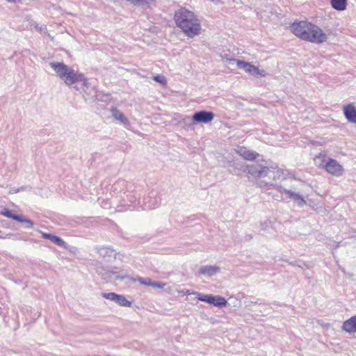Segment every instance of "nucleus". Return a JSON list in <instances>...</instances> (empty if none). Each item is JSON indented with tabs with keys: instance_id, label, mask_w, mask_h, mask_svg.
<instances>
[{
	"instance_id": "nucleus-1",
	"label": "nucleus",
	"mask_w": 356,
	"mask_h": 356,
	"mask_svg": "<svg viewBox=\"0 0 356 356\" xmlns=\"http://www.w3.org/2000/svg\"><path fill=\"white\" fill-rule=\"evenodd\" d=\"M291 33L298 38L314 44L327 41V35L323 30L308 20H297L290 26Z\"/></svg>"
},
{
	"instance_id": "nucleus-2",
	"label": "nucleus",
	"mask_w": 356,
	"mask_h": 356,
	"mask_svg": "<svg viewBox=\"0 0 356 356\" xmlns=\"http://www.w3.org/2000/svg\"><path fill=\"white\" fill-rule=\"evenodd\" d=\"M174 20L177 26L188 37L193 38L201 33L200 19L193 12L186 8H180L175 11Z\"/></svg>"
},
{
	"instance_id": "nucleus-3",
	"label": "nucleus",
	"mask_w": 356,
	"mask_h": 356,
	"mask_svg": "<svg viewBox=\"0 0 356 356\" xmlns=\"http://www.w3.org/2000/svg\"><path fill=\"white\" fill-rule=\"evenodd\" d=\"M50 65L58 76L68 86L76 82H83L85 85L87 83V79L82 74L76 73L63 63H51Z\"/></svg>"
},
{
	"instance_id": "nucleus-4",
	"label": "nucleus",
	"mask_w": 356,
	"mask_h": 356,
	"mask_svg": "<svg viewBox=\"0 0 356 356\" xmlns=\"http://www.w3.org/2000/svg\"><path fill=\"white\" fill-rule=\"evenodd\" d=\"M315 159L320 161L318 167L324 169L328 174L334 177L343 175L344 172L343 167L337 160L327 158L325 154L322 153L316 156Z\"/></svg>"
},
{
	"instance_id": "nucleus-5",
	"label": "nucleus",
	"mask_w": 356,
	"mask_h": 356,
	"mask_svg": "<svg viewBox=\"0 0 356 356\" xmlns=\"http://www.w3.org/2000/svg\"><path fill=\"white\" fill-rule=\"evenodd\" d=\"M230 62L234 61L236 62L238 68L244 69L246 72L248 74L255 76H264L266 73L264 70H259L258 67L251 64L249 62H245L243 60H236L234 58L229 60Z\"/></svg>"
},
{
	"instance_id": "nucleus-6",
	"label": "nucleus",
	"mask_w": 356,
	"mask_h": 356,
	"mask_svg": "<svg viewBox=\"0 0 356 356\" xmlns=\"http://www.w3.org/2000/svg\"><path fill=\"white\" fill-rule=\"evenodd\" d=\"M0 214L12 220H16L19 222H24L27 225L28 227H33V222L29 219L24 218L23 216L17 214L16 211L10 210L8 208H4Z\"/></svg>"
},
{
	"instance_id": "nucleus-7",
	"label": "nucleus",
	"mask_w": 356,
	"mask_h": 356,
	"mask_svg": "<svg viewBox=\"0 0 356 356\" xmlns=\"http://www.w3.org/2000/svg\"><path fill=\"white\" fill-rule=\"evenodd\" d=\"M214 118V114L211 111H201L196 112L192 118L194 122L208 123Z\"/></svg>"
},
{
	"instance_id": "nucleus-8",
	"label": "nucleus",
	"mask_w": 356,
	"mask_h": 356,
	"mask_svg": "<svg viewBox=\"0 0 356 356\" xmlns=\"http://www.w3.org/2000/svg\"><path fill=\"white\" fill-rule=\"evenodd\" d=\"M237 152L244 159L248 161H254L259 156L258 153L249 150L245 147H239Z\"/></svg>"
},
{
	"instance_id": "nucleus-9",
	"label": "nucleus",
	"mask_w": 356,
	"mask_h": 356,
	"mask_svg": "<svg viewBox=\"0 0 356 356\" xmlns=\"http://www.w3.org/2000/svg\"><path fill=\"white\" fill-rule=\"evenodd\" d=\"M343 113L348 121L356 123V107L353 104L345 106Z\"/></svg>"
},
{
	"instance_id": "nucleus-10",
	"label": "nucleus",
	"mask_w": 356,
	"mask_h": 356,
	"mask_svg": "<svg viewBox=\"0 0 356 356\" xmlns=\"http://www.w3.org/2000/svg\"><path fill=\"white\" fill-rule=\"evenodd\" d=\"M342 328L348 333L356 332V315L344 321Z\"/></svg>"
},
{
	"instance_id": "nucleus-11",
	"label": "nucleus",
	"mask_w": 356,
	"mask_h": 356,
	"mask_svg": "<svg viewBox=\"0 0 356 356\" xmlns=\"http://www.w3.org/2000/svg\"><path fill=\"white\" fill-rule=\"evenodd\" d=\"M208 303L217 307H223L227 305V301L223 297L209 295L208 297Z\"/></svg>"
},
{
	"instance_id": "nucleus-12",
	"label": "nucleus",
	"mask_w": 356,
	"mask_h": 356,
	"mask_svg": "<svg viewBox=\"0 0 356 356\" xmlns=\"http://www.w3.org/2000/svg\"><path fill=\"white\" fill-rule=\"evenodd\" d=\"M41 235H42V238H45V239H49L54 243L56 244L57 245L66 248L65 242L60 237L52 235L51 234L44 233V232H42Z\"/></svg>"
},
{
	"instance_id": "nucleus-13",
	"label": "nucleus",
	"mask_w": 356,
	"mask_h": 356,
	"mask_svg": "<svg viewBox=\"0 0 356 356\" xmlns=\"http://www.w3.org/2000/svg\"><path fill=\"white\" fill-rule=\"evenodd\" d=\"M136 281L138 282L140 284H143L145 286H151L154 288L162 289L166 285L165 283L152 282V280L149 278L143 279L142 277H138L136 279Z\"/></svg>"
},
{
	"instance_id": "nucleus-14",
	"label": "nucleus",
	"mask_w": 356,
	"mask_h": 356,
	"mask_svg": "<svg viewBox=\"0 0 356 356\" xmlns=\"http://www.w3.org/2000/svg\"><path fill=\"white\" fill-rule=\"evenodd\" d=\"M330 4L332 7L339 11H343L347 7V0H331Z\"/></svg>"
},
{
	"instance_id": "nucleus-15",
	"label": "nucleus",
	"mask_w": 356,
	"mask_h": 356,
	"mask_svg": "<svg viewBox=\"0 0 356 356\" xmlns=\"http://www.w3.org/2000/svg\"><path fill=\"white\" fill-rule=\"evenodd\" d=\"M111 113L113 116L118 120L120 121L121 122L128 124L129 120L122 113H121L118 108H113L111 109Z\"/></svg>"
},
{
	"instance_id": "nucleus-16",
	"label": "nucleus",
	"mask_w": 356,
	"mask_h": 356,
	"mask_svg": "<svg viewBox=\"0 0 356 356\" xmlns=\"http://www.w3.org/2000/svg\"><path fill=\"white\" fill-rule=\"evenodd\" d=\"M218 270V268L215 266H203L200 269V273L202 275H211Z\"/></svg>"
},
{
	"instance_id": "nucleus-17",
	"label": "nucleus",
	"mask_w": 356,
	"mask_h": 356,
	"mask_svg": "<svg viewBox=\"0 0 356 356\" xmlns=\"http://www.w3.org/2000/svg\"><path fill=\"white\" fill-rule=\"evenodd\" d=\"M115 302H117L119 305L123 307H131V302L126 299V298L122 295H118V298L116 299Z\"/></svg>"
},
{
	"instance_id": "nucleus-18",
	"label": "nucleus",
	"mask_w": 356,
	"mask_h": 356,
	"mask_svg": "<svg viewBox=\"0 0 356 356\" xmlns=\"http://www.w3.org/2000/svg\"><path fill=\"white\" fill-rule=\"evenodd\" d=\"M247 168L248 170V173L252 175H257V177H261L262 174V171L256 170V167L254 165H248Z\"/></svg>"
},
{
	"instance_id": "nucleus-19",
	"label": "nucleus",
	"mask_w": 356,
	"mask_h": 356,
	"mask_svg": "<svg viewBox=\"0 0 356 356\" xmlns=\"http://www.w3.org/2000/svg\"><path fill=\"white\" fill-rule=\"evenodd\" d=\"M286 193L289 195V197L296 201H301L302 202H305V200H303V198L299 195L298 194L294 193V192H292L291 191H286Z\"/></svg>"
},
{
	"instance_id": "nucleus-20",
	"label": "nucleus",
	"mask_w": 356,
	"mask_h": 356,
	"mask_svg": "<svg viewBox=\"0 0 356 356\" xmlns=\"http://www.w3.org/2000/svg\"><path fill=\"white\" fill-rule=\"evenodd\" d=\"M153 80L155 81L157 83H159L160 84L163 86H166L167 84V79L166 78L160 74L155 75L152 77Z\"/></svg>"
},
{
	"instance_id": "nucleus-21",
	"label": "nucleus",
	"mask_w": 356,
	"mask_h": 356,
	"mask_svg": "<svg viewBox=\"0 0 356 356\" xmlns=\"http://www.w3.org/2000/svg\"><path fill=\"white\" fill-rule=\"evenodd\" d=\"M118 295L119 294H117L115 293H103L102 296L107 300H110L115 302L116 299L118 297Z\"/></svg>"
},
{
	"instance_id": "nucleus-22",
	"label": "nucleus",
	"mask_w": 356,
	"mask_h": 356,
	"mask_svg": "<svg viewBox=\"0 0 356 356\" xmlns=\"http://www.w3.org/2000/svg\"><path fill=\"white\" fill-rule=\"evenodd\" d=\"M193 294L196 295L197 298L199 300L208 303V297L209 295H204V294H201L199 293H193Z\"/></svg>"
},
{
	"instance_id": "nucleus-23",
	"label": "nucleus",
	"mask_w": 356,
	"mask_h": 356,
	"mask_svg": "<svg viewBox=\"0 0 356 356\" xmlns=\"http://www.w3.org/2000/svg\"><path fill=\"white\" fill-rule=\"evenodd\" d=\"M9 2H17V1H20V0H7Z\"/></svg>"
}]
</instances>
